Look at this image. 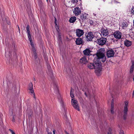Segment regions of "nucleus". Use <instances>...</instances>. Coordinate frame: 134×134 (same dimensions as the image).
<instances>
[{
  "label": "nucleus",
  "instance_id": "obj_30",
  "mask_svg": "<svg viewBox=\"0 0 134 134\" xmlns=\"http://www.w3.org/2000/svg\"><path fill=\"white\" fill-rule=\"evenodd\" d=\"M131 12L134 15V7H132L131 8Z\"/></svg>",
  "mask_w": 134,
  "mask_h": 134
},
{
  "label": "nucleus",
  "instance_id": "obj_46",
  "mask_svg": "<svg viewBox=\"0 0 134 134\" xmlns=\"http://www.w3.org/2000/svg\"><path fill=\"white\" fill-rule=\"evenodd\" d=\"M48 0H47V1Z\"/></svg>",
  "mask_w": 134,
  "mask_h": 134
},
{
  "label": "nucleus",
  "instance_id": "obj_38",
  "mask_svg": "<svg viewBox=\"0 0 134 134\" xmlns=\"http://www.w3.org/2000/svg\"><path fill=\"white\" fill-rule=\"evenodd\" d=\"M54 22H55V24H57L56 19V18H55Z\"/></svg>",
  "mask_w": 134,
  "mask_h": 134
},
{
  "label": "nucleus",
  "instance_id": "obj_1",
  "mask_svg": "<svg viewBox=\"0 0 134 134\" xmlns=\"http://www.w3.org/2000/svg\"><path fill=\"white\" fill-rule=\"evenodd\" d=\"M105 49L101 48L97 51L96 56L94 57L93 63H88L87 67L90 69H95V72L99 75L102 70L101 61L104 62L105 61L106 57L105 55Z\"/></svg>",
  "mask_w": 134,
  "mask_h": 134
},
{
  "label": "nucleus",
  "instance_id": "obj_20",
  "mask_svg": "<svg viewBox=\"0 0 134 134\" xmlns=\"http://www.w3.org/2000/svg\"><path fill=\"white\" fill-rule=\"evenodd\" d=\"M132 64L130 70V73H132L133 72V69H134V61H132Z\"/></svg>",
  "mask_w": 134,
  "mask_h": 134
},
{
  "label": "nucleus",
  "instance_id": "obj_25",
  "mask_svg": "<svg viewBox=\"0 0 134 134\" xmlns=\"http://www.w3.org/2000/svg\"><path fill=\"white\" fill-rule=\"evenodd\" d=\"M32 56L34 57L35 58H36L37 56L36 55V52H35L33 53Z\"/></svg>",
  "mask_w": 134,
  "mask_h": 134
},
{
  "label": "nucleus",
  "instance_id": "obj_21",
  "mask_svg": "<svg viewBox=\"0 0 134 134\" xmlns=\"http://www.w3.org/2000/svg\"><path fill=\"white\" fill-rule=\"evenodd\" d=\"M54 91L57 93L58 94L59 93L58 87V86L57 85L55 86L54 89Z\"/></svg>",
  "mask_w": 134,
  "mask_h": 134
},
{
  "label": "nucleus",
  "instance_id": "obj_39",
  "mask_svg": "<svg viewBox=\"0 0 134 134\" xmlns=\"http://www.w3.org/2000/svg\"><path fill=\"white\" fill-rule=\"evenodd\" d=\"M134 96V90H133V93H132L133 97Z\"/></svg>",
  "mask_w": 134,
  "mask_h": 134
},
{
  "label": "nucleus",
  "instance_id": "obj_11",
  "mask_svg": "<svg viewBox=\"0 0 134 134\" xmlns=\"http://www.w3.org/2000/svg\"><path fill=\"white\" fill-rule=\"evenodd\" d=\"M76 36L79 37H80L84 34L83 31L79 29H77L76 32Z\"/></svg>",
  "mask_w": 134,
  "mask_h": 134
},
{
  "label": "nucleus",
  "instance_id": "obj_16",
  "mask_svg": "<svg viewBox=\"0 0 134 134\" xmlns=\"http://www.w3.org/2000/svg\"><path fill=\"white\" fill-rule=\"evenodd\" d=\"M83 42L82 39L80 38H76V43L77 45H80L82 44Z\"/></svg>",
  "mask_w": 134,
  "mask_h": 134
},
{
  "label": "nucleus",
  "instance_id": "obj_34",
  "mask_svg": "<svg viewBox=\"0 0 134 134\" xmlns=\"http://www.w3.org/2000/svg\"><path fill=\"white\" fill-rule=\"evenodd\" d=\"M55 27L57 30L59 29L58 26L57 24H55Z\"/></svg>",
  "mask_w": 134,
  "mask_h": 134
},
{
  "label": "nucleus",
  "instance_id": "obj_33",
  "mask_svg": "<svg viewBox=\"0 0 134 134\" xmlns=\"http://www.w3.org/2000/svg\"><path fill=\"white\" fill-rule=\"evenodd\" d=\"M120 134H124L123 131L122 130H120Z\"/></svg>",
  "mask_w": 134,
  "mask_h": 134
},
{
  "label": "nucleus",
  "instance_id": "obj_13",
  "mask_svg": "<svg viewBox=\"0 0 134 134\" xmlns=\"http://www.w3.org/2000/svg\"><path fill=\"white\" fill-rule=\"evenodd\" d=\"M80 63L82 64H85L87 62L86 58L85 57H83L80 60Z\"/></svg>",
  "mask_w": 134,
  "mask_h": 134
},
{
  "label": "nucleus",
  "instance_id": "obj_18",
  "mask_svg": "<svg viewBox=\"0 0 134 134\" xmlns=\"http://www.w3.org/2000/svg\"><path fill=\"white\" fill-rule=\"evenodd\" d=\"M87 14L85 13L82 15L80 16V18L82 20L84 21L85 19L87 17Z\"/></svg>",
  "mask_w": 134,
  "mask_h": 134
},
{
  "label": "nucleus",
  "instance_id": "obj_45",
  "mask_svg": "<svg viewBox=\"0 0 134 134\" xmlns=\"http://www.w3.org/2000/svg\"><path fill=\"white\" fill-rule=\"evenodd\" d=\"M91 24H92V23H91ZM92 24L93 25V23Z\"/></svg>",
  "mask_w": 134,
  "mask_h": 134
},
{
  "label": "nucleus",
  "instance_id": "obj_6",
  "mask_svg": "<svg viewBox=\"0 0 134 134\" xmlns=\"http://www.w3.org/2000/svg\"><path fill=\"white\" fill-rule=\"evenodd\" d=\"M94 37V36L93 33L92 32H90L88 33L86 36V40L87 41H91Z\"/></svg>",
  "mask_w": 134,
  "mask_h": 134
},
{
  "label": "nucleus",
  "instance_id": "obj_22",
  "mask_svg": "<svg viewBox=\"0 0 134 134\" xmlns=\"http://www.w3.org/2000/svg\"><path fill=\"white\" fill-rule=\"evenodd\" d=\"M29 40L30 41L32 47H34V45L33 44V42L32 41V38L31 37H30V38L29 37L28 38Z\"/></svg>",
  "mask_w": 134,
  "mask_h": 134
},
{
  "label": "nucleus",
  "instance_id": "obj_27",
  "mask_svg": "<svg viewBox=\"0 0 134 134\" xmlns=\"http://www.w3.org/2000/svg\"><path fill=\"white\" fill-rule=\"evenodd\" d=\"M71 2H72L73 3L75 4L76 3L78 2V0H71Z\"/></svg>",
  "mask_w": 134,
  "mask_h": 134
},
{
  "label": "nucleus",
  "instance_id": "obj_3",
  "mask_svg": "<svg viewBox=\"0 0 134 134\" xmlns=\"http://www.w3.org/2000/svg\"><path fill=\"white\" fill-rule=\"evenodd\" d=\"M29 90V92L30 94L33 95V97L35 100H36V98L35 94L34 89L33 88V85L31 83H30L28 87Z\"/></svg>",
  "mask_w": 134,
  "mask_h": 134
},
{
  "label": "nucleus",
  "instance_id": "obj_8",
  "mask_svg": "<svg viewBox=\"0 0 134 134\" xmlns=\"http://www.w3.org/2000/svg\"><path fill=\"white\" fill-rule=\"evenodd\" d=\"M114 54V51L111 49L108 51L107 52V55L108 57L110 58L113 57Z\"/></svg>",
  "mask_w": 134,
  "mask_h": 134
},
{
  "label": "nucleus",
  "instance_id": "obj_36",
  "mask_svg": "<svg viewBox=\"0 0 134 134\" xmlns=\"http://www.w3.org/2000/svg\"><path fill=\"white\" fill-rule=\"evenodd\" d=\"M114 100L113 99H112V101H111V105H112V104H113V105H114Z\"/></svg>",
  "mask_w": 134,
  "mask_h": 134
},
{
  "label": "nucleus",
  "instance_id": "obj_7",
  "mask_svg": "<svg viewBox=\"0 0 134 134\" xmlns=\"http://www.w3.org/2000/svg\"><path fill=\"white\" fill-rule=\"evenodd\" d=\"M113 35L115 38L118 39H120L122 36L121 33L119 31H116L114 33Z\"/></svg>",
  "mask_w": 134,
  "mask_h": 134
},
{
  "label": "nucleus",
  "instance_id": "obj_5",
  "mask_svg": "<svg viewBox=\"0 0 134 134\" xmlns=\"http://www.w3.org/2000/svg\"><path fill=\"white\" fill-rule=\"evenodd\" d=\"M92 52V50L90 48H87L83 51V54L86 56L91 55V53Z\"/></svg>",
  "mask_w": 134,
  "mask_h": 134
},
{
  "label": "nucleus",
  "instance_id": "obj_37",
  "mask_svg": "<svg viewBox=\"0 0 134 134\" xmlns=\"http://www.w3.org/2000/svg\"><path fill=\"white\" fill-rule=\"evenodd\" d=\"M109 132H108V134H110L111 133V129H109Z\"/></svg>",
  "mask_w": 134,
  "mask_h": 134
},
{
  "label": "nucleus",
  "instance_id": "obj_15",
  "mask_svg": "<svg viewBox=\"0 0 134 134\" xmlns=\"http://www.w3.org/2000/svg\"><path fill=\"white\" fill-rule=\"evenodd\" d=\"M124 44L127 47H129L132 44V42L129 40H126L124 41Z\"/></svg>",
  "mask_w": 134,
  "mask_h": 134
},
{
  "label": "nucleus",
  "instance_id": "obj_12",
  "mask_svg": "<svg viewBox=\"0 0 134 134\" xmlns=\"http://www.w3.org/2000/svg\"><path fill=\"white\" fill-rule=\"evenodd\" d=\"M73 13L76 16L78 15L81 14V10L79 7H76L73 10Z\"/></svg>",
  "mask_w": 134,
  "mask_h": 134
},
{
  "label": "nucleus",
  "instance_id": "obj_40",
  "mask_svg": "<svg viewBox=\"0 0 134 134\" xmlns=\"http://www.w3.org/2000/svg\"><path fill=\"white\" fill-rule=\"evenodd\" d=\"M114 3H115V4H116V3H118V2H117V1H114Z\"/></svg>",
  "mask_w": 134,
  "mask_h": 134
},
{
  "label": "nucleus",
  "instance_id": "obj_24",
  "mask_svg": "<svg viewBox=\"0 0 134 134\" xmlns=\"http://www.w3.org/2000/svg\"><path fill=\"white\" fill-rule=\"evenodd\" d=\"M72 90L71 89V90H70V96L71 98H73L74 97V94L72 92Z\"/></svg>",
  "mask_w": 134,
  "mask_h": 134
},
{
  "label": "nucleus",
  "instance_id": "obj_35",
  "mask_svg": "<svg viewBox=\"0 0 134 134\" xmlns=\"http://www.w3.org/2000/svg\"><path fill=\"white\" fill-rule=\"evenodd\" d=\"M53 134H55V130H54L53 131ZM48 134H52V132H48Z\"/></svg>",
  "mask_w": 134,
  "mask_h": 134
},
{
  "label": "nucleus",
  "instance_id": "obj_26",
  "mask_svg": "<svg viewBox=\"0 0 134 134\" xmlns=\"http://www.w3.org/2000/svg\"><path fill=\"white\" fill-rule=\"evenodd\" d=\"M58 38L60 40H61V35L60 33L58 32Z\"/></svg>",
  "mask_w": 134,
  "mask_h": 134
},
{
  "label": "nucleus",
  "instance_id": "obj_17",
  "mask_svg": "<svg viewBox=\"0 0 134 134\" xmlns=\"http://www.w3.org/2000/svg\"><path fill=\"white\" fill-rule=\"evenodd\" d=\"M26 30L28 34V38L29 37L30 39V37H31V35L30 33L29 30V25H27L26 26Z\"/></svg>",
  "mask_w": 134,
  "mask_h": 134
},
{
  "label": "nucleus",
  "instance_id": "obj_9",
  "mask_svg": "<svg viewBox=\"0 0 134 134\" xmlns=\"http://www.w3.org/2000/svg\"><path fill=\"white\" fill-rule=\"evenodd\" d=\"M101 34L103 36H105L108 35L109 32L108 30L104 28L100 30Z\"/></svg>",
  "mask_w": 134,
  "mask_h": 134
},
{
  "label": "nucleus",
  "instance_id": "obj_19",
  "mask_svg": "<svg viewBox=\"0 0 134 134\" xmlns=\"http://www.w3.org/2000/svg\"><path fill=\"white\" fill-rule=\"evenodd\" d=\"M76 19V17H72L70 19L69 21L70 23H73L75 21Z\"/></svg>",
  "mask_w": 134,
  "mask_h": 134
},
{
  "label": "nucleus",
  "instance_id": "obj_42",
  "mask_svg": "<svg viewBox=\"0 0 134 134\" xmlns=\"http://www.w3.org/2000/svg\"><path fill=\"white\" fill-rule=\"evenodd\" d=\"M66 134H69L68 133H67V132H66Z\"/></svg>",
  "mask_w": 134,
  "mask_h": 134
},
{
  "label": "nucleus",
  "instance_id": "obj_23",
  "mask_svg": "<svg viewBox=\"0 0 134 134\" xmlns=\"http://www.w3.org/2000/svg\"><path fill=\"white\" fill-rule=\"evenodd\" d=\"M114 105H113V104L111 105V113L113 114L114 113Z\"/></svg>",
  "mask_w": 134,
  "mask_h": 134
},
{
  "label": "nucleus",
  "instance_id": "obj_2",
  "mask_svg": "<svg viewBox=\"0 0 134 134\" xmlns=\"http://www.w3.org/2000/svg\"><path fill=\"white\" fill-rule=\"evenodd\" d=\"M129 102L128 101H126L124 102V104L123 105L124 109L122 115L124 119H126L127 115L128 108L129 107Z\"/></svg>",
  "mask_w": 134,
  "mask_h": 134
},
{
  "label": "nucleus",
  "instance_id": "obj_29",
  "mask_svg": "<svg viewBox=\"0 0 134 134\" xmlns=\"http://www.w3.org/2000/svg\"><path fill=\"white\" fill-rule=\"evenodd\" d=\"M32 49L33 53L36 52V49L34 48V47H32Z\"/></svg>",
  "mask_w": 134,
  "mask_h": 134
},
{
  "label": "nucleus",
  "instance_id": "obj_4",
  "mask_svg": "<svg viewBox=\"0 0 134 134\" xmlns=\"http://www.w3.org/2000/svg\"><path fill=\"white\" fill-rule=\"evenodd\" d=\"M72 104L73 107L76 109H77L78 111L80 110L79 108V106L78 104L77 103V101L76 100L74 99H72Z\"/></svg>",
  "mask_w": 134,
  "mask_h": 134
},
{
  "label": "nucleus",
  "instance_id": "obj_28",
  "mask_svg": "<svg viewBox=\"0 0 134 134\" xmlns=\"http://www.w3.org/2000/svg\"><path fill=\"white\" fill-rule=\"evenodd\" d=\"M70 0H65V2L67 5V4L70 3Z\"/></svg>",
  "mask_w": 134,
  "mask_h": 134
},
{
  "label": "nucleus",
  "instance_id": "obj_14",
  "mask_svg": "<svg viewBox=\"0 0 134 134\" xmlns=\"http://www.w3.org/2000/svg\"><path fill=\"white\" fill-rule=\"evenodd\" d=\"M128 25V24L127 22L125 21L122 22L121 25L122 28L124 29H126V28Z\"/></svg>",
  "mask_w": 134,
  "mask_h": 134
},
{
  "label": "nucleus",
  "instance_id": "obj_32",
  "mask_svg": "<svg viewBox=\"0 0 134 134\" xmlns=\"http://www.w3.org/2000/svg\"><path fill=\"white\" fill-rule=\"evenodd\" d=\"M9 130L11 132L12 134H15V132L12 130L9 129Z\"/></svg>",
  "mask_w": 134,
  "mask_h": 134
},
{
  "label": "nucleus",
  "instance_id": "obj_44",
  "mask_svg": "<svg viewBox=\"0 0 134 134\" xmlns=\"http://www.w3.org/2000/svg\"><path fill=\"white\" fill-rule=\"evenodd\" d=\"M133 23L134 24V20H133Z\"/></svg>",
  "mask_w": 134,
  "mask_h": 134
},
{
  "label": "nucleus",
  "instance_id": "obj_43",
  "mask_svg": "<svg viewBox=\"0 0 134 134\" xmlns=\"http://www.w3.org/2000/svg\"><path fill=\"white\" fill-rule=\"evenodd\" d=\"M103 1H104V2L105 1V0H103Z\"/></svg>",
  "mask_w": 134,
  "mask_h": 134
},
{
  "label": "nucleus",
  "instance_id": "obj_41",
  "mask_svg": "<svg viewBox=\"0 0 134 134\" xmlns=\"http://www.w3.org/2000/svg\"><path fill=\"white\" fill-rule=\"evenodd\" d=\"M93 15L94 16H96V14H95L93 13Z\"/></svg>",
  "mask_w": 134,
  "mask_h": 134
},
{
  "label": "nucleus",
  "instance_id": "obj_10",
  "mask_svg": "<svg viewBox=\"0 0 134 134\" xmlns=\"http://www.w3.org/2000/svg\"><path fill=\"white\" fill-rule=\"evenodd\" d=\"M106 40L107 39L105 38H100L98 41V44L100 45H104L105 44Z\"/></svg>",
  "mask_w": 134,
  "mask_h": 134
},
{
  "label": "nucleus",
  "instance_id": "obj_31",
  "mask_svg": "<svg viewBox=\"0 0 134 134\" xmlns=\"http://www.w3.org/2000/svg\"><path fill=\"white\" fill-rule=\"evenodd\" d=\"M85 96L87 97H88V95L89 94V93L88 92H85Z\"/></svg>",
  "mask_w": 134,
  "mask_h": 134
}]
</instances>
